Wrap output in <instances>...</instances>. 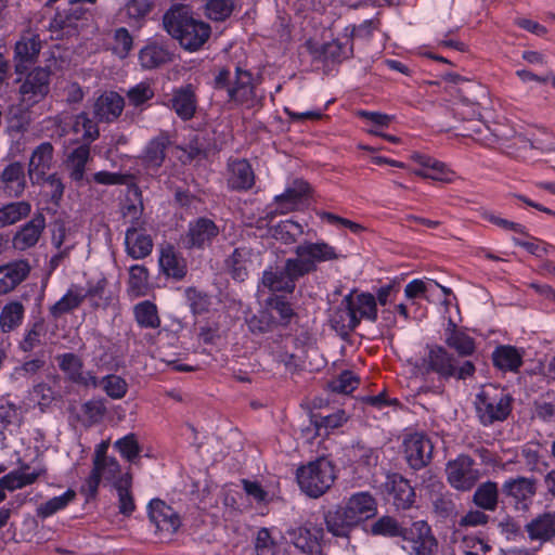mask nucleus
Masks as SVG:
<instances>
[{
    "mask_svg": "<svg viewBox=\"0 0 555 555\" xmlns=\"http://www.w3.org/2000/svg\"><path fill=\"white\" fill-rule=\"evenodd\" d=\"M168 106L183 120H191L197 109V95L192 83L173 88Z\"/></svg>",
    "mask_w": 555,
    "mask_h": 555,
    "instance_id": "21",
    "label": "nucleus"
},
{
    "mask_svg": "<svg viewBox=\"0 0 555 555\" xmlns=\"http://www.w3.org/2000/svg\"><path fill=\"white\" fill-rule=\"evenodd\" d=\"M352 43L349 39L345 42L338 39L331 42H325L312 51L314 60L321 61L325 64L341 63L344 60L352 55Z\"/></svg>",
    "mask_w": 555,
    "mask_h": 555,
    "instance_id": "39",
    "label": "nucleus"
},
{
    "mask_svg": "<svg viewBox=\"0 0 555 555\" xmlns=\"http://www.w3.org/2000/svg\"><path fill=\"white\" fill-rule=\"evenodd\" d=\"M493 366L503 372L518 373L524 364V353L512 345H499L491 354Z\"/></svg>",
    "mask_w": 555,
    "mask_h": 555,
    "instance_id": "36",
    "label": "nucleus"
},
{
    "mask_svg": "<svg viewBox=\"0 0 555 555\" xmlns=\"http://www.w3.org/2000/svg\"><path fill=\"white\" fill-rule=\"evenodd\" d=\"M404 459L408 465L420 470L426 467L433 459L434 444L424 434L415 433L404 438Z\"/></svg>",
    "mask_w": 555,
    "mask_h": 555,
    "instance_id": "15",
    "label": "nucleus"
},
{
    "mask_svg": "<svg viewBox=\"0 0 555 555\" xmlns=\"http://www.w3.org/2000/svg\"><path fill=\"white\" fill-rule=\"evenodd\" d=\"M363 530L372 537H382L386 539L401 538L408 540L412 534V529L402 526L395 517L383 515L371 524L363 527Z\"/></svg>",
    "mask_w": 555,
    "mask_h": 555,
    "instance_id": "33",
    "label": "nucleus"
},
{
    "mask_svg": "<svg viewBox=\"0 0 555 555\" xmlns=\"http://www.w3.org/2000/svg\"><path fill=\"white\" fill-rule=\"evenodd\" d=\"M41 50L40 40L37 37L21 39L14 47V68L20 76L26 74L28 66L37 61Z\"/></svg>",
    "mask_w": 555,
    "mask_h": 555,
    "instance_id": "37",
    "label": "nucleus"
},
{
    "mask_svg": "<svg viewBox=\"0 0 555 555\" xmlns=\"http://www.w3.org/2000/svg\"><path fill=\"white\" fill-rule=\"evenodd\" d=\"M411 158L415 164L422 167L416 173L423 178L444 183H451L455 178V172L444 163L427 154L416 152Z\"/></svg>",
    "mask_w": 555,
    "mask_h": 555,
    "instance_id": "25",
    "label": "nucleus"
},
{
    "mask_svg": "<svg viewBox=\"0 0 555 555\" xmlns=\"http://www.w3.org/2000/svg\"><path fill=\"white\" fill-rule=\"evenodd\" d=\"M347 512L358 527H364L366 521L377 514V501L369 491H358L343 501Z\"/></svg>",
    "mask_w": 555,
    "mask_h": 555,
    "instance_id": "16",
    "label": "nucleus"
},
{
    "mask_svg": "<svg viewBox=\"0 0 555 555\" xmlns=\"http://www.w3.org/2000/svg\"><path fill=\"white\" fill-rule=\"evenodd\" d=\"M90 158V146L87 143L78 145L66 155L64 164L68 170V177L78 186L86 183L88 177L86 170Z\"/></svg>",
    "mask_w": 555,
    "mask_h": 555,
    "instance_id": "32",
    "label": "nucleus"
},
{
    "mask_svg": "<svg viewBox=\"0 0 555 555\" xmlns=\"http://www.w3.org/2000/svg\"><path fill=\"white\" fill-rule=\"evenodd\" d=\"M25 308L18 300L7 302L0 312V330L8 334L20 327L24 321Z\"/></svg>",
    "mask_w": 555,
    "mask_h": 555,
    "instance_id": "46",
    "label": "nucleus"
},
{
    "mask_svg": "<svg viewBox=\"0 0 555 555\" xmlns=\"http://www.w3.org/2000/svg\"><path fill=\"white\" fill-rule=\"evenodd\" d=\"M247 325L254 334H263L276 328V318L267 308L259 310L247 320Z\"/></svg>",
    "mask_w": 555,
    "mask_h": 555,
    "instance_id": "63",
    "label": "nucleus"
},
{
    "mask_svg": "<svg viewBox=\"0 0 555 555\" xmlns=\"http://www.w3.org/2000/svg\"><path fill=\"white\" fill-rule=\"evenodd\" d=\"M312 194V188L309 182L304 179H295L291 186H287L283 193L273 197V205L267 208L266 219L271 221L276 216L287 215L296 211L301 206L304 199Z\"/></svg>",
    "mask_w": 555,
    "mask_h": 555,
    "instance_id": "9",
    "label": "nucleus"
},
{
    "mask_svg": "<svg viewBox=\"0 0 555 555\" xmlns=\"http://www.w3.org/2000/svg\"><path fill=\"white\" fill-rule=\"evenodd\" d=\"M212 88L225 92L227 102L245 108L261 107L264 96L258 94L254 75L250 70L236 66L234 75L228 67H222L215 75Z\"/></svg>",
    "mask_w": 555,
    "mask_h": 555,
    "instance_id": "3",
    "label": "nucleus"
},
{
    "mask_svg": "<svg viewBox=\"0 0 555 555\" xmlns=\"http://www.w3.org/2000/svg\"><path fill=\"white\" fill-rule=\"evenodd\" d=\"M514 398L501 386L486 385L475 398V412L479 423L489 427L505 422L513 411Z\"/></svg>",
    "mask_w": 555,
    "mask_h": 555,
    "instance_id": "4",
    "label": "nucleus"
},
{
    "mask_svg": "<svg viewBox=\"0 0 555 555\" xmlns=\"http://www.w3.org/2000/svg\"><path fill=\"white\" fill-rule=\"evenodd\" d=\"M46 7L55 11L49 23V30L55 39L77 34L79 22L87 14V11L74 8L68 0H48Z\"/></svg>",
    "mask_w": 555,
    "mask_h": 555,
    "instance_id": "8",
    "label": "nucleus"
},
{
    "mask_svg": "<svg viewBox=\"0 0 555 555\" xmlns=\"http://www.w3.org/2000/svg\"><path fill=\"white\" fill-rule=\"evenodd\" d=\"M30 125L29 112L22 106H12L9 111L7 131L14 137L25 133Z\"/></svg>",
    "mask_w": 555,
    "mask_h": 555,
    "instance_id": "55",
    "label": "nucleus"
},
{
    "mask_svg": "<svg viewBox=\"0 0 555 555\" xmlns=\"http://www.w3.org/2000/svg\"><path fill=\"white\" fill-rule=\"evenodd\" d=\"M46 228V218L42 214H36L29 221L23 224L13 235L12 244L17 250H27L34 247Z\"/></svg>",
    "mask_w": 555,
    "mask_h": 555,
    "instance_id": "28",
    "label": "nucleus"
},
{
    "mask_svg": "<svg viewBox=\"0 0 555 555\" xmlns=\"http://www.w3.org/2000/svg\"><path fill=\"white\" fill-rule=\"evenodd\" d=\"M139 63L144 69L158 68L172 60V53L168 47L157 41H149L139 51Z\"/></svg>",
    "mask_w": 555,
    "mask_h": 555,
    "instance_id": "38",
    "label": "nucleus"
},
{
    "mask_svg": "<svg viewBox=\"0 0 555 555\" xmlns=\"http://www.w3.org/2000/svg\"><path fill=\"white\" fill-rule=\"evenodd\" d=\"M149 286V271L143 264H133L129 269L128 291L134 296H144Z\"/></svg>",
    "mask_w": 555,
    "mask_h": 555,
    "instance_id": "57",
    "label": "nucleus"
},
{
    "mask_svg": "<svg viewBox=\"0 0 555 555\" xmlns=\"http://www.w3.org/2000/svg\"><path fill=\"white\" fill-rule=\"evenodd\" d=\"M54 158V147L51 142H42L36 146L30 155L28 164V173L35 177L36 182L44 179L48 171L52 168Z\"/></svg>",
    "mask_w": 555,
    "mask_h": 555,
    "instance_id": "35",
    "label": "nucleus"
},
{
    "mask_svg": "<svg viewBox=\"0 0 555 555\" xmlns=\"http://www.w3.org/2000/svg\"><path fill=\"white\" fill-rule=\"evenodd\" d=\"M295 258H288V270L301 275H308L318 270L319 263L335 261L345 256L335 246L318 240L317 242L304 241L295 247Z\"/></svg>",
    "mask_w": 555,
    "mask_h": 555,
    "instance_id": "5",
    "label": "nucleus"
},
{
    "mask_svg": "<svg viewBox=\"0 0 555 555\" xmlns=\"http://www.w3.org/2000/svg\"><path fill=\"white\" fill-rule=\"evenodd\" d=\"M406 541L411 543L409 555H435L438 552V541L425 521L413 524L412 534Z\"/></svg>",
    "mask_w": 555,
    "mask_h": 555,
    "instance_id": "23",
    "label": "nucleus"
},
{
    "mask_svg": "<svg viewBox=\"0 0 555 555\" xmlns=\"http://www.w3.org/2000/svg\"><path fill=\"white\" fill-rule=\"evenodd\" d=\"M87 289L85 294H81L83 300L88 299L92 308H107L112 301L113 296L111 291L107 288L108 281L105 276H101L98 280H88Z\"/></svg>",
    "mask_w": 555,
    "mask_h": 555,
    "instance_id": "41",
    "label": "nucleus"
},
{
    "mask_svg": "<svg viewBox=\"0 0 555 555\" xmlns=\"http://www.w3.org/2000/svg\"><path fill=\"white\" fill-rule=\"evenodd\" d=\"M83 302L81 294L68 289L53 306L50 307V314L54 319L69 313L77 309Z\"/></svg>",
    "mask_w": 555,
    "mask_h": 555,
    "instance_id": "59",
    "label": "nucleus"
},
{
    "mask_svg": "<svg viewBox=\"0 0 555 555\" xmlns=\"http://www.w3.org/2000/svg\"><path fill=\"white\" fill-rule=\"evenodd\" d=\"M0 189L9 197H21L26 189L25 167L21 162L8 164L0 173Z\"/></svg>",
    "mask_w": 555,
    "mask_h": 555,
    "instance_id": "30",
    "label": "nucleus"
},
{
    "mask_svg": "<svg viewBox=\"0 0 555 555\" xmlns=\"http://www.w3.org/2000/svg\"><path fill=\"white\" fill-rule=\"evenodd\" d=\"M133 49V37L126 27H118L113 34L112 52L124 60L129 56Z\"/></svg>",
    "mask_w": 555,
    "mask_h": 555,
    "instance_id": "64",
    "label": "nucleus"
},
{
    "mask_svg": "<svg viewBox=\"0 0 555 555\" xmlns=\"http://www.w3.org/2000/svg\"><path fill=\"white\" fill-rule=\"evenodd\" d=\"M335 479V466L324 456L301 465L296 470L299 489L312 499H318L326 493Z\"/></svg>",
    "mask_w": 555,
    "mask_h": 555,
    "instance_id": "6",
    "label": "nucleus"
},
{
    "mask_svg": "<svg viewBox=\"0 0 555 555\" xmlns=\"http://www.w3.org/2000/svg\"><path fill=\"white\" fill-rule=\"evenodd\" d=\"M163 29L189 53L205 48L211 37L209 23L197 17L190 5L175 3L163 14Z\"/></svg>",
    "mask_w": 555,
    "mask_h": 555,
    "instance_id": "1",
    "label": "nucleus"
},
{
    "mask_svg": "<svg viewBox=\"0 0 555 555\" xmlns=\"http://www.w3.org/2000/svg\"><path fill=\"white\" fill-rule=\"evenodd\" d=\"M234 9V0H207L204 13L214 22H224L232 15Z\"/></svg>",
    "mask_w": 555,
    "mask_h": 555,
    "instance_id": "56",
    "label": "nucleus"
},
{
    "mask_svg": "<svg viewBox=\"0 0 555 555\" xmlns=\"http://www.w3.org/2000/svg\"><path fill=\"white\" fill-rule=\"evenodd\" d=\"M422 367L424 375L435 374L437 376L433 385L428 387L435 395H441L446 384L451 379L466 380L474 377L476 373V365L473 361H460L454 353L441 345L427 347Z\"/></svg>",
    "mask_w": 555,
    "mask_h": 555,
    "instance_id": "2",
    "label": "nucleus"
},
{
    "mask_svg": "<svg viewBox=\"0 0 555 555\" xmlns=\"http://www.w3.org/2000/svg\"><path fill=\"white\" fill-rule=\"evenodd\" d=\"M385 488L389 501L398 511H405L412 507L415 502V490L410 481L398 473L388 474Z\"/></svg>",
    "mask_w": 555,
    "mask_h": 555,
    "instance_id": "19",
    "label": "nucleus"
},
{
    "mask_svg": "<svg viewBox=\"0 0 555 555\" xmlns=\"http://www.w3.org/2000/svg\"><path fill=\"white\" fill-rule=\"evenodd\" d=\"M430 500L433 513L438 519L447 520L456 516L453 494L449 491L433 493Z\"/></svg>",
    "mask_w": 555,
    "mask_h": 555,
    "instance_id": "53",
    "label": "nucleus"
},
{
    "mask_svg": "<svg viewBox=\"0 0 555 555\" xmlns=\"http://www.w3.org/2000/svg\"><path fill=\"white\" fill-rule=\"evenodd\" d=\"M338 313L347 317L348 322L345 326L350 332L354 331L362 320L376 322L378 310L375 296L369 292H350L343 298Z\"/></svg>",
    "mask_w": 555,
    "mask_h": 555,
    "instance_id": "7",
    "label": "nucleus"
},
{
    "mask_svg": "<svg viewBox=\"0 0 555 555\" xmlns=\"http://www.w3.org/2000/svg\"><path fill=\"white\" fill-rule=\"evenodd\" d=\"M287 268L288 259L285 260L282 269H266L261 276L263 287L268 288L272 294H292L296 288V282L302 276L289 271Z\"/></svg>",
    "mask_w": 555,
    "mask_h": 555,
    "instance_id": "20",
    "label": "nucleus"
},
{
    "mask_svg": "<svg viewBox=\"0 0 555 555\" xmlns=\"http://www.w3.org/2000/svg\"><path fill=\"white\" fill-rule=\"evenodd\" d=\"M250 258V249L236 247L225 260L227 267L233 280L243 282L248 276L247 261Z\"/></svg>",
    "mask_w": 555,
    "mask_h": 555,
    "instance_id": "49",
    "label": "nucleus"
},
{
    "mask_svg": "<svg viewBox=\"0 0 555 555\" xmlns=\"http://www.w3.org/2000/svg\"><path fill=\"white\" fill-rule=\"evenodd\" d=\"M134 320L140 328L156 330L160 326V318L156 304L143 300L133 307Z\"/></svg>",
    "mask_w": 555,
    "mask_h": 555,
    "instance_id": "47",
    "label": "nucleus"
},
{
    "mask_svg": "<svg viewBox=\"0 0 555 555\" xmlns=\"http://www.w3.org/2000/svg\"><path fill=\"white\" fill-rule=\"evenodd\" d=\"M294 545L308 555H322L323 529L318 526H300L288 531Z\"/></svg>",
    "mask_w": 555,
    "mask_h": 555,
    "instance_id": "27",
    "label": "nucleus"
},
{
    "mask_svg": "<svg viewBox=\"0 0 555 555\" xmlns=\"http://www.w3.org/2000/svg\"><path fill=\"white\" fill-rule=\"evenodd\" d=\"M311 421L315 428V435L326 437L334 429L341 427L348 421V416L344 410H337L328 415L314 414Z\"/></svg>",
    "mask_w": 555,
    "mask_h": 555,
    "instance_id": "50",
    "label": "nucleus"
},
{
    "mask_svg": "<svg viewBox=\"0 0 555 555\" xmlns=\"http://www.w3.org/2000/svg\"><path fill=\"white\" fill-rule=\"evenodd\" d=\"M56 361L60 370L70 383L85 387L98 386L96 376L91 371H83V362L76 353L65 352L59 354Z\"/></svg>",
    "mask_w": 555,
    "mask_h": 555,
    "instance_id": "17",
    "label": "nucleus"
},
{
    "mask_svg": "<svg viewBox=\"0 0 555 555\" xmlns=\"http://www.w3.org/2000/svg\"><path fill=\"white\" fill-rule=\"evenodd\" d=\"M302 233V225L292 219L282 220L273 228L274 237L283 244L295 243Z\"/></svg>",
    "mask_w": 555,
    "mask_h": 555,
    "instance_id": "62",
    "label": "nucleus"
},
{
    "mask_svg": "<svg viewBox=\"0 0 555 555\" xmlns=\"http://www.w3.org/2000/svg\"><path fill=\"white\" fill-rule=\"evenodd\" d=\"M219 234L220 229L212 219L197 217L189 222L182 242L186 249L204 250L212 245Z\"/></svg>",
    "mask_w": 555,
    "mask_h": 555,
    "instance_id": "12",
    "label": "nucleus"
},
{
    "mask_svg": "<svg viewBox=\"0 0 555 555\" xmlns=\"http://www.w3.org/2000/svg\"><path fill=\"white\" fill-rule=\"evenodd\" d=\"M159 267L167 278H171L176 281L183 280L188 273L185 259L171 245L162 249Z\"/></svg>",
    "mask_w": 555,
    "mask_h": 555,
    "instance_id": "40",
    "label": "nucleus"
},
{
    "mask_svg": "<svg viewBox=\"0 0 555 555\" xmlns=\"http://www.w3.org/2000/svg\"><path fill=\"white\" fill-rule=\"evenodd\" d=\"M126 253L132 259H144L153 250V241L145 229L129 227L125 233Z\"/></svg>",
    "mask_w": 555,
    "mask_h": 555,
    "instance_id": "34",
    "label": "nucleus"
},
{
    "mask_svg": "<svg viewBox=\"0 0 555 555\" xmlns=\"http://www.w3.org/2000/svg\"><path fill=\"white\" fill-rule=\"evenodd\" d=\"M30 264L26 259H17L0 266V295L15 289L30 273Z\"/></svg>",
    "mask_w": 555,
    "mask_h": 555,
    "instance_id": "29",
    "label": "nucleus"
},
{
    "mask_svg": "<svg viewBox=\"0 0 555 555\" xmlns=\"http://www.w3.org/2000/svg\"><path fill=\"white\" fill-rule=\"evenodd\" d=\"M185 298L193 314L201 315L209 311L211 296L208 293L191 286L185 289Z\"/></svg>",
    "mask_w": 555,
    "mask_h": 555,
    "instance_id": "61",
    "label": "nucleus"
},
{
    "mask_svg": "<svg viewBox=\"0 0 555 555\" xmlns=\"http://www.w3.org/2000/svg\"><path fill=\"white\" fill-rule=\"evenodd\" d=\"M39 473H25L21 470L10 472L0 478V487L4 490L13 491L33 485L39 477Z\"/></svg>",
    "mask_w": 555,
    "mask_h": 555,
    "instance_id": "58",
    "label": "nucleus"
},
{
    "mask_svg": "<svg viewBox=\"0 0 555 555\" xmlns=\"http://www.w3.org/2000/svg\"><path fill=\"white\" fill-rule=\"evenodd\" d=\"M76 498V492L73 489H67L64 493L53 496L48 501L41 503L37 507V516L41 519L49 518L67 507Z\"/></svg>",
    "mask_w": 555,
    "mask_h": 555,
    "instance_id": "52",
    "label": "nucleus"
},
{
    "mask_svg": "<svg viewBox=\"0 0 555 555\" xmlns=\"http://www.w3.org/2000/svg\"><path fill=\"white\" fill-rule=\"evenodd\" d=\"M444 343L449 349L455 352L459 360L474 356L477 350L476 339L452 321L446 330Z\"/></svg>",
    "mask_w": 555,
    "mask_h": 555,
    "instance_id": "24",
    "label": "nucleus"
},
{
    "mask_svg": "<svg viewBox=\"0 0 555 555\" xmlns=\"http://www.w3.org/2000/svg\"><path fill=\"white\" fill-rule=\"evenodd\" d=\"M228 188L236 192L249 191L255 185V172L250 163L245 159H234L228 165Z\"/></svg>",
    "mask_w": 555,
    "mask_h": 555,
    "instance_id": "31",
    "label": "nucleus"
},
{
    "mask_svg": "<svg viewBox=\"0 0 555 555\" xmlns=\"http://www.w3.org/2000/svg\"><path fill=\"white\" fill-rule=\"evenodd\" d=\"M499 486L495 481L487 480L480 483L473 495V503L482 511L494 512L499 504Z\"/></svg>",
    "mask_w": 555,
    "mask_h": 555,
    "instance_id": "45",
    "label": "nucleus"
},
{
    "mask_svg": "<svg viewBox=\"0 0 555 555\" xmlns=\"http://www.w3.org/2000/svg\"><path fill=\"white\" fill-rule=\"evenodd\" d=\"M528 537L533 541H550L555 537V512H546L526 525Z\"/></svg>",
    "mask_w": 555,
    "mask_h": 555,
    "instance_id": "42",
    "label": "nucleus"
},
{
    "mask_svg": "<svg viewBox=\"0 0 555 555\" xmlns=\"http://www.w3.org/2000/svg\"><path fill=\"white\" fill-rule=\"evenodd\" d=\"M120 473L121 467L117 459L109 457V460L102 462V465L95 475V479L93 476V468L91 469L89 476L85 479L81 486V493L86 496L87 500H93L98 496L102 480L112 483L115 488V482L119 481L120 479H128L131 477L129 474L120 476Z\"/></svg>",
    "mask_w": 555,
    "mask_h": 555,
    "instance_id": "14",
    "label": "nucleus"
},
{
    "mask_svg": "<svg viewBox=\"0 0 555 555\" xmlns=\"http://www.w3.org/2000/svg\"><path fill=\"white\" fill-rule=\"evenodd\" d=\"M147 515L156 530L167 534L177 532L181 526L179 514L165 501L157 498L149 502Z\"/></svg>",
    "mask_w": 555,
    "mask_h": 555,
    "instance_id": "18",
    "label": "nucleus"
},
{
    "mask_svg": "<svg viewBox=\"0 0 555 555\" xmlns=\"http://www.w3.org/2000/svg\"><path fill=\"white\" fill-rule=\"evenodd\" d=\"M153 9V0H128L124 7L127 23L130 26H142Z\"/></svg>",
    "mask_w": 555,
    "mask_h": 555,
    "instance_id": "51",
    "label": "nucleus"
},
{
    "mask_svg": "<svg viewBox=\"0 0 555 555\" xmlns=\"http://www.w3.org/2000/svg\"><path fill=\"white\" fill-rule=\"evenodd\" d=\"M170 138L167 133L162 132L159 135L151 139L144 150L143 162L149 168H159L165 158L166 151L170 145Z\"/></svg>",
    "mask_w": 555,
    "mask_h": 555,
    "instance_id": "43",
    "label": "nucleus"
},
{
    "mask_svg": "<svg viewBox=\"0 0 555 555\" xmlns=\"http://www.w3.org/2000/svg\"><path fill=\"white\" fill-rule=\"evenodd\" d=\"M348 461L358 467H371L376 464L377 455L373 448L362 442L353 443L347 451Z\"/></svg>",
    "mask_w": 555,
    "mask_h": 555,
    "instance_id": "54",
    "label": "nucleus"
},
{
    "mask_svg": "<svg viewBox=\"0 0 555 555\" xmlns=\"http://www.w3.org/2000/svg\"><path fill=\"white\" fill-rule=\"evenodd\" d=\"M446 475L449 485L459 491L472 490L480 478V469L476 461L467 455L460 454L446 465Z\"/></svg>",
    "mask_w": 555,
    "mask_h": 555,
    "instance_id": "10",
    "label": "nucleus"
},
{
    "mask_svg": "<svg viewBox=\"0 0 555 555\" xmlns=\"http://www.w3.org/2000/svg\"><path fill=\"white\" fill-rule=\"evenodd\" d=\"M131 488V477L128 479H120L115 482V489L118 494V509L119 513L126 517L132 515L135 511V503L130 491Z\"/></svg>",
    "mask_w": 555,
    "mask_h": 555,
    "instance_id": "60",
    "label": "nucleus"
},
{
    "mask_svg": "<svg viewBox=\"0 0 555 555\" xmlns=\"http://www.w3.org/2000/svg\"><path fill=\"white\" fill-rule=\"evenodd\" d=\"M31 205L27 201L11 202L0 207V228L15 224L29 216Z\"/></svg>",
    "mask_w": 555,
    "mask_h": 555,
    "instance_id": "48",
    "label": "nucleus"
},
{
    "mask_svg": "<svg viewBox=\"0 0 555 555\" xmlns=\"http://www.w3.org/2000/svg\"><path fill=\"white\" fill-rule=\"evenodd\" d=\"M125 99L116 91H105L95 101L93 115L99 122H113L122 113Z\"/></svg>",
    "mask_w": 555,
    "mask_h": 555,
    "instance_id": "26",
    "label": "nucleus"
},
{
    "mask_svg": "<svg viewBox=\"0 0 555 555\" xmlns=\"http://www.w3.org/2000/svg\"><path fill=\"white\" fill-rule=\"evenodd\" d=\"M51 70L48 67H36L26 74L20 86L22 101L27 106H34L42 101L50 92Z\"/></svg>",
    "mask_w": 555,
    "mask_h": 555,
    "instance_id": "13",
    "label": "nucleus"
},
{
    "mask_svg": "<svg viewBox=\"0 0 555 555\" xmlns=\"http://www.w3.org/2000/svg\"><path fill=\"white\" fill-rule=\"evenodd\" d=\"M323 519L327 532L337 538H349L350 533L358 528L344 503L325 511Z\"/></svg>",
    "mask_w": 555,
    "mask_h": 555,
    "instance_id": "22",
    "label": "nucleus"
},
{
    "mask_svg": "<svg viewBox=\"0 0 555 555\" xmlns=\"http://www.w3.org/2000/svg\"><path fill=\"white\" fill-rule=\"evenodd\" d=\"M267 309L276 318V327H287L296 317L289 300L284 295L272 294L266 300Z\"/></svg>",
    "mask_w": 555,
    "mask_h": 555,
    "instance_id": "44",
    "label": "nucleus"
},
{
    "mask_svg": "<svg viewBox=\"0 0 555 555\" xmlns=\"http://www.w3.org/2000/svg\"><path fill=\"white\" fill-rule=\"evenodd\" d=\"M501 493L517 511L526 512L535 496L537 480L532 477H511L503 482Z\"/></svg>",
    "mask_w": 555,
    "mask_h": 555,
    "instance_id": "11",
    "label": "nucleus"
}]
</instances>
